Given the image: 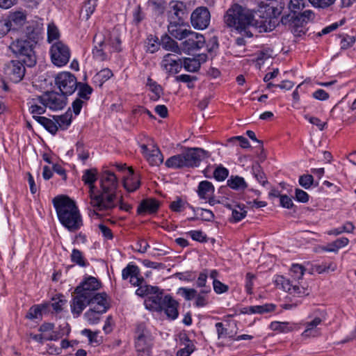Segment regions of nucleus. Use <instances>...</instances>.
I'll return each instance as SVG.
<instances>
[{
  "label": "nucleus",
  "mask_w": 356,
  "mask_h": 356,
  "mask_svg": "<svg viewBox=\"0 0 356 356\" xmlns=\"http://www.w3.org/2000/svg\"><path fill=\"white\" fill-rule=\"evenodd\" d=\"M153 346V337L144 323L136 325L135 331V347L137 356H150Z\"/></svg>",
  "instance_id": "6e6552de"
},
{
  "label": "nucleus",
  "mask_w": 356,
  "mask_h": 356,
  "mask_svg": "<svg viewBox=\"0 0 356 356\" xmlns=\"http://www.w3.org/2000/svg\"><path fill=\"white\" fill-rule=\"evenodd\" d=\"M161 44L163 48L167 51H170L177 54H181V49L179 47L178 43L168 36L162 39Z\"/></svg>",
  "instance_id": "58836bf2"
},
{
  "label": "nucleus",
  "mask_w": 356,
  "mask_h": 356,
  "mask_svg": "<svg viewBox=\"0 0 356 356\" xmlns=\"http://www.w3.org/2000/svg\"><path fill=\"white\" fill-rule=\"evenodd\" d=\"M305 7V0H290L289 8L291 13L297 14V12Z\"/></svg>",
  "instance_id": "69168bd1"
},
{
  "label": "nucleus",
  "mask_w": 356,
  "mask_h": 356,
  "mask_svg": "<svg viewBox=\"0 0 356 356\" xmlns=\"http://www.w3.org/2000/svg\"><path fill=\"white\" fill-rule=\"evenodd\" d=\"M35 44L32 41L21 38L12 42L9 48L26 66L32 67L36 63V56L34 51Z\"/></svg>",
  "instance_id": "0eeeda50"
},
{
  "label": "nucleus",
  "mask_w": 356,
  "mask_h": 356,
  "mask_svg": "<svg viewBox=\"0 0 356 356\" xmlns=\"http://www.w3.org/2000/svg\"><path fill=\"white\" fill-rule=\"evenodd\" d=\"M47 108L52 111L63 109L67 104L66 95L55 91H48L41 95Z\"/></svg>",
  "instance_id": "ddd939ff"
},
{
  "label": "nucleus",
  "mask_w": 356,
  "mask_h": 356,
  "mask_svg": "<svg viewBox=\"0 0 356 356\" xmlns=\"http://www.w3.org/2000/svg\"><path fill=\"white\" fill-rule=\"evenodd\" d=\"M93 56L100 61L106 60L108 58V52L120 51L121 49V40L116 31H113L106 40L102 33L95 34L93 38Z\"/></svg>",
  "instance_id": "20e7f679"
},
{
  "label": "nucleus",
  "mask_w": 356,
  "mask_h": 356,
  "mask_svg": "<svg viewBox=\"0 0 356 356\" xmlns=\"http://www.w3.org/2000/svg\"><path fill=\"white\" fill-rule=\"evenodd\" d=\"M78 96L79 98L88 100L92 92V88L86 83H79L78 84Z\"/></svg>",
  "instance_id": "a18cd8bd"
},
{
  "label": "nucleus",
  "mask_w": 356,
  "mask_h": 356,
  "mask_svg": "<svg viewBox=\"0 0 356 356\" xmlns=\"http://www.w3.org/2000/svg\"><path fill=\"white\" fill-rule=\"evenodd\" d=\"M8 20L12 30H17L26 23V16L23 12L17 11L10 14Z\"/></svg>",
  "instance_id": "c756f323"
},
{
  "label": "nucleus",
  "mask_w": 356,
  "mask_h": 356,
  "mask_svg": "<svg viewBox=\"0 0 356 356\" xmlns=\"http://www.w3.org/2000/svg\"><path fill=\"white\" fill-rule=\"evenodd\" d=\"M316 271L321 274L323 273L333 272L337 269V264L334 262H323L316 266Z\"/></svg>",
  "instance_id": "09e8293b"
},
{
  "label": "nucleus",
  "mask_w": 356,
  "mask_h": 356,
  "mask_svg": "<svg viewBox=\"0 0 356 356\" xmlns=\"http://www.w3.org/2000/svg\"><path fill=\"white\" fill-rule=\"evenodd\" d=\"M50 54L52 63L58 67L65 65L70 58L69 47L60 41L52 44Z\"/></svg>",
  "instance_id": "9b49d317"
},
{
  "label": "nucleus",
  "mask_w": 356,
  "mask_h": 356,
  "mask_svg": "<svg viewBox=\"0 0 356 356\" xmlns=\"http://www.w3.org/2000/svg\"><path fill=\"white\" fill-rule=\"evenodd\" d=\"M72 115L70 108L63 115L54 116V119L58 125V129L65 130L68 128L72 122Z\"/></svg>",
  "instance_id": "473e14b6"
},
{
  "label": "nucleus",
  "mask_w": 356,
  "mask_h": 356,
  "mask_svg": "<svg viewBox=\"0 0 356 356\" xmlns=\"http://www.w3.org/2000/svg\"><path fill=\"white\" fill-rule=\"evenodd\" d=\"M165 304L162 307V311L166 314L167 317L171 320H175L178 317L179 303L170 296L165 300Z\"/></svg>",
  "instance_id": "5701e85b"
},
{
  "label": "nucleus",
  "mask_w": 356,
  "mask_h": 356,
  "mask_svg": "<svg viewBox=\"0 0 356 356\" xmlns=\"http://www.w3.org/2000/svg\"><path fill=\"white\" fill-rule=\"evenodd\" d=\"M129 172L131 177L124 179L123 186L127 191L133 192L139 188L140 182L138 177L133 175L134 171L132 168H129Z\"/></svg>",
  "instance_id": "7c9ffc66"
},
{
  "label": "nucleus",
  "mask_w": 356,
  "mask_h": 356,
  "mask_svg": "<svg viewBox=\"0 0 356 356\" xmlns=\"http://www.w3.org/2000/svg\"><path fill=\"white\" fill-rule=\"evenodd\" d=\"M275 308V305L273 304H265L263 305H255L250 306L247 308H244L245 309V312H243L245 314H264L273 312Z\"/></svg>",
  "instance_id": "72a5a7b5"
},
{
  "label": "nucleus",
  "mask_w": 356,
  "mask_h": 356,
  "mask_svg": "<svg viewBox=\"0 0 356 356\" xmlns=\"http://www.w3.org/2000/svg\"><path fill=\"white\" fill-rule=\"evenodd\" d=\"M169 18L172 20L183 21L186 15V6L181 1H171L170 3Z\"/></svg>",
  "instance_id": "4be33fe9"
},
{
  "label": "nucleus",
  "mask_w": 356,
  "mask_h": 356,
  "mask_svg": "<svg viewBox=\"0 0 356 356\" xmlns=\"http://www.w3.org/2000/svg\"><path fill=\"white\" fill-rule=\"evenodd\" d=\"M186 205L190 206L187 202L177 197L176 200L170 203V209L174 212H181L184 209Z\"/></svg>",
  "instance_id": "bf43d9fd"
},
{
  "label": "nucleus",
  "mask_w": 356,
  "mask_h": 356,
  "mask_svg": "<svg viewBox=\"0 0 356 356\" xmlns=\"http://www.w3.org/2000/svg\"><path fill=\"white\" fill-rule=\"evenodd\" d=\"M99 179V188L91 191L90 204L99 210H112L118 206V178L113 172L104 170Z\"/></svg>",
  "instance_id": "f03ea898"
},
{
  "label": "nucleus",
  "mask_w": 356,
  "mask_h": 356,
  "mask_svg": "<svg viewBox=\"0 0 356 356\" xmlns=\"http://www.w3.org/2000/svg\"><path fill=\"white\" fill-rule=\"evenodd\" d=\"M60 33L54 24H49L47 28V41L51 42L54 40H58Z\"/></svg>",
  "instance_id": "5fc2aeb1"
},
{
  "label": "nucleus",
  "mask_w": 356,
  "mask_h": 356,
  "mask_svg": "<svg viewBox=\"0 0 356 356\" xmlns=\"http://www.w3.org/2000/svg\"><path fill=\"white\" fill-rule=\"evenodd\" d=\"M197 291L194 289L181 287L178 289L177 294L180 295L186 300H191L196 296Z\"/></svg>",
  "instance_id": "603ef678"
},
{
  "label": "nucleus",
  "mask_w": 356,
  "mask_h": 356,
  "mask_svg": "<svg viewBox=\"0 0 356 356\" xmlns=\"http://www.w3.org/2000/svg\"><path fill=\"white\" fill-rule=\"evenodd\" d=\"M156 290L150 293L145 300V305L147 309L155 312H162V307L169 295H164L163 291L156 286Z\"/></svg>",
  "instance_id": "f3484780"
},
{
  "label": "nucleus",
  "mask_w": 356,
  "mask_h": 356,
  "mask_svg": "<svg viewBox=\"0 0 356 356\" xmlns=\"http://www.w3.org/2000/svg\"><path fill=\"white\" fill-rule=\"evenodd\" d=\"M60 222L69 231L76 232L83 225L79 210L74 200L67 196H57L53 199Z\"/></svg>",
  "instance_id": "7ed1b4c3"
},
{
  "label": "nucleus",
  "mask_w": 356,
  "mask_h": 356,
  "mask_svg": "<svg viewBox=\"0 0 356 356\" xmlns=\"http://www.w3.org/2000/svg\"><path fill=\"white\" fill-rule=\"evenodd\" d=\"M67 301L63 295L58 294L51 298V301L50 302H47V304H49V307H51L56 313H59L63 310V307L67 304Z\"/></svg>",
  "instance_id": "e433bc0d"
},
{
  "label": "nucleus",
  "mask_w": 356,
  "mask_h": 356,
  "mask_svg": "<svg viewBox=\"0 0 356 356\" xmlns=\"http://www.w3.org/2000/svg\"><path fill=\"white\" fill-rule=\"evenodd\" d=\"M305 268L300 264H293L290 269L291 280H284L282 283V288L289 293L297 297H304L309 294L307 286L300 283L303 277Z\"/></svg>",
  "instance_id": "39448f33"
},
{
  "label": "nucleus",
  "mask_w": 356,
  "mask_h": 356,
  "mask_svg": "<svg viewBox=\"0 0 356 356\" xmlns=\"http://www.w3.org/2000/svg\"><path fill=\"white\" fill-rule=\"evenodd\" d=\"M177 54H167L161 61V67L168 73L177 74L182 68V59Z\"/></svg>",
  "instance_id": "a211bd4d"
},
{
  "label": "nucleus",
  "mask_w": 356,
  "mask_h": 356,
  "mask_svg": "<svg viewBox=\"0 0 356 356\" xmlns=\"http://www.w3.org/2000/svg\"><path fill=\"white\" fill-rule=\"evenodd\" d=\"M139 287L136 291V294L138 296L143 297L147 296L148 297L150 293H152L154 290H156V286H152L149 285H145V286H138Z\"/></svg>",
  "instance_id": "680f3d73"
},
{
  "label": "nucleus",
  "mask_w": 356,
  "mask_h": 356,
  "mask_svg": "<svg viewBox=\"0 0 356 356\" xmlns=\"http://www.w3.org/2000/svg\"><path fill=\"white\" fill-rule=\"evenodd\" d=\"M247 214V211L243 207L240 205H237L234 209H232V220L234 222H239L243 219Z\"/></svg>",
  "instance_id": "864d4df0"
},
{
  "label": "nucleus",
  "mask_w": 356,
  "mask_h": 356,
  "mask_svg": "<svg viewBox=\"0 0 356 356\" xmlns=\"http://www.w3.org/2000/svg\"><path fill=\"white\" fill-rule=\"evenodd\" d=\"M252 172L256 179L262 185L268 184L265 173L262 171L259 163L255 162L252 167Z\"/></svg>",
  "instance_id": "a19ab883"
},
{
  "label": "nucleus",
  "mask_w": 356,
  "mask_h": 356,
  "mask_svg": "<svg viewBox=\"0 0 356 356\" xmlns=\"http://www.w3.org/2000/svg\"><path fill=\"white\" fill-rule=\"evenodd\" d=\"M100 282L95 277L89 276L78 285L74 293L72 294V300L70 303V307L76 306L77 309H81L84 305L83 300L86 302L87 298L97 293L100 288Z\"/></svg>",
  "instance_id": "423d86ee"
},
{
  "label": "nucleus",
  "mask_w": 356,
  "mask_h": 356,
  "mask_svg": "<svg viewBox=\"0 0 356 356\" xmlns=\"http://www.w3.org/2000/svg\"><path fill=\"white\" fill-rule=\"evenodd\" d=\"M34 119L41 125H42L46 130L53 135H55L58 131V125L55 120L42 116H34Z\"/></svg>",
  "instance_id": "2f4dec72"
},
{
  "label": "nucleus",
  "mask_w": 356,
  "mask_h": 356,
  "mask_svg": "<svg viewBox=\"0 0 356 356\" xmlns=\"http://www.w3.org/2000/svg\"><path fill=\"white\" fill-rule=\"evenodd\" d=\"M309 2L315 8H327L333 5L336 0H308Z\"/></svg>",
  "instance_id": "e2e57ef3"
},
{
  "label": "nucleus",
  "mask_w": 356,
  "mask_h": 356,
  "mask_svg": "<svg viewBox=\"0 0 356 356\" xmlns=\"http://www.w3.org/2000/svg\"><path fill=\"white\" fill-rule=\"evenodd\" d=\"M184 40L181 43V49L187 54L200 50L205 44L204 35L192 31L188 33Z\"/></svg>",
  "instance_id": "4468645a"
},
{
  "label": "nucleus",
  "mask_w": 356,
  "mask_h": 356,
  "mask_svg": "<svg viewBox=\"0 0 356 356\" xmlns=\"http://www.w3.org/2000/svg\"><path fill=\"white\" fill-rule=\"evenodd\" d=\"M49 308V304H40L32 306L26 314V318L29 320L42 319V313L47 312Z\"/></svg>",
  "instance_id": "bb28decb"
},
{
  "label": "nucleus",
  "mask_w": 356,
  "mask_h": 356,
  "mask_svg": "<svg viewBox=\"0 0 356 356\" xmlns=\"http://www.w3.org/2000/svg\"><path fill=\"white\" fill-rule=\"evenodd\" d=\"M184 160L183 153L175 155L166 160L165 165L168 168L175 169L184 168L186 167Z\"/></svg>",
  "instance_id": "c9c22d12"
},
{
  "label": "nucleus",
  "mask_w": 356,
  "mask_h": 356,
  "mask_svg": "<svg viewBox=\"0 0 356 356\" xmlns=\"http://www.w3.org/2000/svg\"><path fill=\"white\" fill-rule=\"evenodd\" d=\"M271 330L274 331H279L281 332H288L292 330V326H290L288 322H272L270 325Z\"/></svg>",
  "instance_id": "de8ad7c7"
},
{
  "label": "nucleus",
  "mask_w": 356,
  "mask_h": 356,
  "mask_svg": "<svg viewBox=\"0 0 356 356\" xmlns=\"http://www.w3.org/2000/svg\"><path fill=\"white\" fill-rule=\"evenodd\" d=\"M103 313L97 312L96 310L90 309L85 313V317L90 324H96L99 321V316Z\"/></svg>",
  "instance_id": "052dcab7"
},
{
  "label": "nucleus",
  "mask_w": 356,
  "mask_h": 356,
  "mask_svg": "<svg viewBox=\"0 0 356 356\" xmlns=\"http://www.w3.org/2000/svg\"><path fill=\"white\" fill-rule=\"evenodd\" d=\"M207 280V274L203 272L199 275V277L197 280L196 285L197 287L202 288L201 290L202 293H208L211 292V287L206 285Z\"/></svg>",
  "instance_id": "8fccbe9b"
},
{
  "label": "nucleus",
  "mask_w": 356,
  "mask_h": 356,
  "mask_svg": "<svg viewBox=\"0 0 356 356\" xmlns=\"http://www.w3.org/2000/svg\"><path fill=\"white\" fill-rule=\"evenodd\" d=\"M54 81L60 92L66 96L74 93L79 84L76 76L68 72L58 73L56 76Z\"/></svg>",
  "instance_id": "9d476101"
},
{
  "label": "nucleus",
  "mask_w": 356,
  "mask_h": 356,
  "mask_svg": "<svg viewBox=\"0 0 356 356\" xmlns=\"http://www.w3.org/2000/svg\"><path fill=\"white\" fill-rule=\"evenodd\" d=\"M160 207L159 202L154 198L145 199L141 201L137 209L138 215H144L146 213H156Z\"/></svg>",
  "instance_id": "412c9836"
},
{
  "label": "nucleus",
  "mask_w": 356,
  "mask_h": 356,
  "mask_svg": "<svg viewBox=\"0 0 356 356\" xmlns=\"http://www.w3.org/2000/svg\"><path fill=\"white\" fill-rule=\"evenodd\" d=\"M97 6V0L86 1L81 10V17L88 20L95 10Z\"/></svg>",
  "instance_id": "4c0bfd02"
},
{
  "label": "nucleus",
  "mask_w": 356,
  "mask_h": 356,
  "mask_svg": "<svg viewBox=\"0 0 356 356\" xmlns=\"http://www.w3.org/2000/svg\"><path fill=\"white\" fill-rule=\"evenodd\" d=\"M224 22L229 27L235 28L239 33L252 38L253 33L250 28L259 33L273 31L279 23V19L268 10L252 11L239 4L235 3L226 12Z\"/></svg>",
  "instance_id": "f257e3e1"
},
{
  "label": "nucleus",
  "mask_w": 356,
  "mask_h": 356,
  "mask_svg": "<svg viewBox=\"0 0 356 356\" xmlns=\"http://www.w3.org/2000/svg\"><path fill=\"white\" fill-rule=\"evenodd\" d=\"M142 153L151 165H159L163 161V156L159 149L154 145L148 147L146 145L140 146Z\"/></svg>",
  "instance_id": "6ab92c4d"
},
{
  "label": "nucleus",
  "mask_w": 356,
  "mask_h": 356,
  "mask_svg": "<svg viewBox=\"0 0 356 356\" xmlns=\"http://www.w3.org/2000/svg\"><path fill=\"white\" fill-rule=\"evenodd\" d=\"M86 300V302L83 300L84 305L81 309H77L76 306H72L71 312L74 316H79L88 305H91L90 309L96 310L99 313H105L108 309L106 294L104 293H95L89 298H87Z\"/></svg>",
  "instance_id": "1a4fd4ad"
},
{
  "label": "nucleus",
  "mask_w": 356,
  "mask_h": 356,
  "mask_svg": "<svg viewBox=\"0 0 356 356\" xmlns=\"http://www.w3.org/2000/svg\"><path fill=\"white\" fill-rule=\"evenodd\" d=\"M135 275H140V269L136 265L131 263L129 264L122 271L123 280H127Z\"/></svg>",
  "instance_id": "c03bdc74"
},
{
  "label": "nucleus",
  "mask_w": 356,
  "mask_h": 356,
  "mask_svg": "<svg viewBox=\"0 0 356 356\" xmlns=\"http://www.w3.org/2000/svg\"><path fill=\"white\" fill-rule=\"evenodd\" d=\"M149 3L159 14L163 13L166 6L165 0H149Z\"/></svg>",
  "instance_id": "774afa93"
},
{
  "label": "nucleus",
  "mask_w": 356,
  "mask_h": 356,
  "mask_svg": "<svg viewBox=\"0 0 356 356\" xmlns=\"http://www.w3.org/2000/svg\"><path fill=\"white\" fill-rule=\"evenodd\" d=\"M97 171L95 168L88 169L83 171V174L82 175V181L85 184L88 185L89 186V199L91 200V191L95 193L97 187L95 186V182L97 179Z\"/></svg>",
  "instance_id": "b1692460"
},
{
  "label": "nucleus",
  "mask_w": 356,
  "mask_h": 356,
  "mask_svg": "<svg viewBox=\"0 0 356 356\" xmlns=\"http://www.w3.org/2000/svg\"><path fill=\"white\" fill-rule=\"evenodd\" d=\"M189 208L191 209L194 213H197L199 216V218L202 220L211 222L214 218L213 213L209 209L195 208L193 206H189Z\"/></svg>",
  "instance_id": "79ce46f5"
},
{
  "label": "nucleus",
  "mask_w": 356,
  "mask_h": 356,
  "mask_svg": "<svg viewBox=\"0 0 356 356\" xmlns=\"http://www.w3.org/2000/svg\"><path fill=\"white\" fill-rule=\"evenodd\" d=\"M214 186L211 182L204 180L199 183L197 193L199 197L202 200H207L209 196L214 193Z\"/></svg>",
  "instance_id": "cd10ccee"
},
{
  "label": "nucleus",
  "mask_w": 356,
  "mask_h": 356,
  "mask_svg": "<svg viewBox=\"0 0 356 356\" xmlns=\"http://www.w3.org/2000/svg\"><path fill=\"white\" fill-rule=\"evenodd\" d=\"M186 167H197L204 159L209 157L210 154L199 147L188 148L183 152Z\"/></svg>",
  "instance_id": "2eb2a0df"
},
{
  "label": "nucleus",
  "mask_w": 356,
  "mask_h": 356,
  "mask_svg": "<svg viewBox=\"0 0 356 356\" xmlns=\"http://www.w3.org/2000/svg\"><path fill=\"white\" fill-rule=\"evenodd\" d=\"M169 33L175 38L182 40L191 30H188L183 21H177L170 19V24L168 26Z\"/></svg>",
  "instance_id": "aec40b11"
},
{
  "label": "nucleus",
  "mask_w": 356,
  "mask_h": 356,
  "mask_svg": "<svg viewBox=\"0 0 356 356\" xmlns=\"http://www.w3.org/2000/svg\"><path fill=\"white\" fill-rule=\"evenodd\" d=\"M211 15L206 7H198L191 14V22L192 26L197 29H206L210 22Z\"/></svg>",
  "instance_id": "dca6fc26"
},
{
  "label": "nucleus",
  "mask_w": 356,
  "mask_h": 356,
  "mask_svg": "<svg viewBox=\"0 0 356 356\" xmlns=\"http://www.w3.org/2000/svg\"><path fill=\"white\" fill-rule=\"evenodd\" d=\"M228 175V170L221 165L218 166L213 171V177L218 181H224Z\"/></svg>",
  "instance_id": "13d9d810"
},
{
  "label": "nucleus",
  "mask_w": 356,
  "mask_h": 356,
  "mask_svg": "<svg viewBox=\"0 0 356 356\" xmlns=\"http://www.w3.org/2000/svg\"><path fill=\"white\" fill-rule=\"evenodd\" d=\"M175 80L177 82H183L187 83L188 88H193V81L197 80V77L195 76H191L188 74H181L175 77Z\"/></svg>",
  "instance_id": "4d7b16f0"
},
{
  "label": "nucleus",
  "mask_w": 356,
  "mask_h": 356,
  "mask_svg": "<svg viewBox=\"0 0 356 356\" xmlns=\"http://www.w3.org/2000/svg\"><path fill=\"white\" fill-rule=\"evenodd\" d=\"M200 62L196 58H184L182 60V67L190 72H195L200 68Z\"/></svg>",
  "instance_id": "ea45409f"
},
{
  "label": "nucleus",
  "mask_w": 356,
  "mask_h": 356,
  "mask_svg": "<svg viewBox=\"0 0 356 356\" xmlns=\"http://www.w3.org/2000/svg\"><path fill=\"white\" fill-rule=\"evenodd\" d=\"M188 234L192 238L193 240L198 242H206L207 239V235L200 230L190 231Z\"/></svg>",
  "instance_id": "338daca9"
},
{
  "label": "nucleus",
  "mask_w": 356,
  "mask_h": 356,
  "mask_svg": "<svg viewBox=\"0 0 356 356\" xmlns=\"http://www.w3.org/2000/svg\"><path fill=\"white\" fill-rule=\"evenodd\" d=\"M40 33V28L39 25L36 22H32L29 23L26 26L24 30V36L26 38V40L32 41L36 44L39 38Z\"/></svg>",
  "instance_id": "c85d7f7f"
},
{
  "label": "nucleus",
  "mask_w": 356,
  "mask_h": 356,
  "mask_svg": "<svg viewBox=\"0 0 356 356\" xmlns=\"http://www.w3.org/2000/svg\"><path fill=\"white\" fill-rule=\"evenodd\" d=\"M186 343H184V348H181L177 353V356H190V355L194 351L195 346L194 343L188 338H185Z\"/></svg>",
  "instance_id": "49530a36"
},
{
  "label": "nucleus",
  "mask_w": 356,
  "mask_h": 356,
  "mask_svg": "<svg viewBox=\"0 0 356 356\" xmlns=\"http://www.w3.org/2000/svg\"><path fill=\"white\" fill-rule=\"evenodd\" d=\"M227 185L235 190L245 189L247 187V184L243 177L236 176H232L227 180Z\"/></svg>",
  "instance_id": "37998d69"
},
{
  "label": "nucleus",
  "mask_w": 356,
  "mask_h": 356,
  "mask_svg": "<svg viewBox=\"0 0 356 356\" xmlns=\"http://www.w3.org/2000/svg\"><path fill=\"white\" fill-rule=\"evenodd\" d=\"M23 61L13 60L5 64L4 74L13 83L20 82L24 76L26 69Z\"/></svg>",
  "instance_id": "f8f14e48"
},
{
  "label": "nucleus",
  "mask_w": 356,
  "mask_h": 356,
  "mask_svg": "<svg viewBox=\"0 0 356 356\" xmlns=\"http://www.w3.org/2000/svg\"><path fill=\"white\" fill-rule=\"evenodd\" d=\"M112 71L108 68H105L97 72L92 78L93 83L101 87L104 83L113 76Z\"/></svg>",
  "instance_id": "f704fd0d"
},
{
  "label": "nucleus",
  "mask_w": 356,
  "mask_h": 356,
  "mask_svg": "<svg viewBox=\"0 0 356 356\" xmlns=\"http://www.w3.org/2000/svg\"><path fill=\"white\" fill-rule=\"evenodd\" d=\"M29 110L33 118L44 114L46 111L47 106L43 101L41 100V95L37 96L35 98L31 99L28 103Z\"/></svg>",
  "instance_id": "393cba45"
},
{
  "label": "nucleus",
  "mask_w": 356,
  "mask_h": 356,
  "mask_svg": "<svg viewBox=\"0 0 356 356\" xmlns=\"http://www.w3.org/2000/svg\"><path fill=\"white\" fill-rule=\"evenodd\" d=\"M314 182V177L312 175H303L299 178V184L305 189L309 188Z\"/></svg>",
  "instance_id": "0e129e2a"
},
{
  "label": "nucleus",
  "mask_w": 356,
  "mask_h": 356,
  "mask_svg": "<svg viewBox=\"0 0 356 356\" xmlns=\"http://www.w3.org/2000/svg\"><path fill=\"white\" fill-rule=\"evenodd\" d=\"M71 261L80 266H86L82 252L77 249H73L71 254Z\"/></svg>",
  "instance_id": "6e6d98bb"
},
{
  "label": "nucleus",
  "mask_w": 356,
  "mask_h": 356,
  "mask_svg": "<svg viewBox=\"0 0 356 356\" xmlns=\"http://www.w3.org/2000/svg\"><path fill=\"white\" fill-rule=\"evenodd\" d=\"M322 322V319L319 317L314 318L312 321L305 323L306 329L302 333V337L305 339L309 337H316L319 333L316 327Z\"/></svg>",
  "instance_id": "a878e982"
},
{
  "label": "nucleus",
  "mask_w": 356,
  "mask_h": 356,
  "mask_svg": "<svg viewBox=\"0 0 356 356\" xmlns=\"http://www.w3.org/2000/svg\"><path fill=\"white\" fill-rule=\"evenodd\" d=\"M159 39L153 35H149L146 42L147 51L153 54L156 52L159 46Z\"/></svg>",
  "instance_id": "3c124183"
}]
</instances>
